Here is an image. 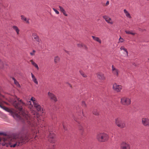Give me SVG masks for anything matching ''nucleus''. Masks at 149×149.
<instances>
[{
	"instance_id": "f257e3e1",
	"label": "nucleus",
	"mask_w": 149,
	"mask_h": 149,
	"mask_svg": "<svg viewBox=\"0 0 149 149\" xmlns=\"http://www.w3.org/2000/svg\"><path fill=\"white\" fill-rule=\"evenodd\" d=\"M2 102L0 100V107L6 111L11 113L13 117L17 120H21L24 123L27 125V127L24 126L22 129V132L25 134L20 138L17 139L8 138V136H5L3 137L0 136V144L3 146L7 147L10 146V147H15L20 146L27 142L30 138L28 132L29 130H38V128H42L44 127V121L38 120L39 115L36 111H32L31 116L29 114L26 110L23 107L24 103L22 100H19L16 97L13 101V104L16 110L11 109L8 108L3 106Z\"/></svg>"
},
{
	"instance_id": "f03ea898",
	"label": "nucleus",
	"mask_w": 149,
	"mask_h": 149,
	"mask_svg": "<svg viewBox=\"0 0 149 149\" xmlns=\"http://www.w3.org/2000/svg\"><path fill=\"white\" fill-rule=\"evenodd\" d=\"M109 137L107 134L104 132L98 133L96 136L97 139L100 142H104L107 141Z\"/></svg>"
},
{
	"instance_id": "7ed1b4c3",
	"label": "nucleus",
	"mask_w": 149,
	"mask_h": 149,
	"mask_svg": "<svg viewBox=\"0 0 149 149\" xmlns=\"http://www.w3.org/2000/svg\"><path fill=\"white\" fill-rule=\"evenodd\" d=\"M115 121V124L118 127L123 128L126 127V123L125 121L123 120L121 118H116Z\"/></svg>"
},
{
	"instance_id": "20e7f679",
	"label": "nucleus",
	"mask_w": 149,
	"mask_h": 149,
	"mask_svg": "<svg viewBox=\"0 0 149 149\" xmlns=\"http://www.w3.org/2000/svg\"><path fill=\"white\" fill-rule=\"evenodd\" d=\"M120 103L123 105L128 106L130 104L131 100L129 98L124 97L121 98Z\"/></svg>"
},
{
	"instance_id": "39448f33",
	"label": "nucleus",
	"mask_w": 149,
	"mask_h": 149,
	"mask_svg": "<svg viewBox=\"0 0 149 149\" xmlns=\"http://www.w3.org/2000/svg\"><path fill=\"white\" fill-rule=\"evenodd\" d=\"M30 100L33 103L34 107L36 108L38 111H41L42 109L41 106L39 104L38 101L34 97H32Z\"/></svg>"
},
{
	"instance_id": "423d86ee",
	"label": "nucleus",
	"mask_w": 149,
	"mask_h": 149,
	"mask_svg": "<svg viewBox=\"0 0 149 149\" xmlns=\"http://www.w3.org/2000/svg\"><path fill=\"white\" fill-rule=\"evenodd\" d=\"M48 141L51 143H54L55 141V135L52 132H49L48 136Z\"/></svg>"
},
{
	"instance_id": "0eeeda50",
	"label": "nucleus",
	"mask_w": 149,
	"mask_h": 149,
	"mask_svg": "<svg viewBox=\"0 0 149 149\" xmlns=\"http://www.w3.org/2000/svg\"><path fill=\"white\" fill-rule=\"evenodd\" d=\"M32 39L34 40V41L36 42V43L39 45L41 41V39L36 33H33L32 34Z\"/></svg>"
},
{
	"instance_id": "6e6552de",
	"label": "nucleus",
	"mask_w": 149,
	"mask_h": 149,
	"mask_svg": "<svg viewBox=\"0 0 149 149\" xmlns=\"http://www.w3.org/2000/svg\"><path fill=\"white\" fill-rule=\"evenodd\" d=\"M130 145L128 143L123 142L121 144V149H130Z\"/></svg>"
},
{
	"instance_id": "1a4fd4ad",
	"label": "nucleus",
	"mask_w": 149,
	"mask_h": 149,
	"mask_svg": "<svg viewBox=\"0 0 149 149\" xmlns=\"http://www.w3.org/2000/svg\"><path fill=\"white\" fill-rule=\"evenodd\" d=\"M111 70L113 74L116 77H118L119 73V70L116 68L113 65L111 66Z\"/></svg>"
},
{
	"instance_id": "9d476101",
	"label": "nucleus",
	"mask_w": 149,
	"mask_h": 149,
	"mask_svg": "<svg viewBox=\"0 0 149 149\" xmlns=\"http://www.w3.org/2000/svg\"><path fill=\"white\" fill-rule=\"evenodd\" d=\"M113 88L114 90L117 92L120 91L122 88V86L121 85H118L116 83L114 84L113 85Z\"/></svg>"
},
{
	"instance_id": "9b49d317",
	"label": "nucleus",
	"mask_w": 149,
	"mask_h": 149,
	"mask_svg": "<svg viewBox=\"0 0 149 149\" xmlns=\"http://www.w3.org/2000/svg\"><path fill=\"white\" fill-rule=\"evenodd\" d=\"M97 78L101 81H104L106 79V77L104 74L101 72H98L96 74Z\"/></svg>"
},
{
	"instance_id": "f8f14e48",
	"label": "nucleus",
	"mask_w": 149,
	"mask_h": 149,
	"mask_svg": "<svg viewBox=\"0 0 149 149\" xmlns=\"http://www.w3.org/2000/svg\"><path fill=\"white\" fill-rule=\"evenodd\" d=\"M141 123L144 126L149 127V119L148 118H142Z\"/></svg>"
},
{
	"instance_id": "ddd939ff",
	"label": "nucleus",
	"mask_w": 149,
	"mask_h": 149,
	"mask_svg": "<svg viewBox=\"0 0 149 149\" xmlns=\"http://www.w3.org/2000/svg\"><path fill=\"white\" fill-rule=\"evenodd\" d=\"M48 95L50 99L53 101L54 102H56L57 101V99L55 95L53 93L49 92L48 93Z\"/></svg>"
},
{
	"instance_id": "4468645a",
	"label": "nucleus",
	"mask_w": 149,
	"mask_h": 149,
	"mask_svg": "<svg viewBox=\"0 0 149 149\" xmlns=\"http://www.w3.org/2000/svg\"><path fill=\"white\" fill-rule=\"evenodd\" d=\"M103 18L105 19V21L107 22L108 23H109L110 24H113V22L112 21L111 18L109 17L108 16H103Z\"/></svg>"
},
{
	"instance_id": "2eb2a0df",
	"label": "nucleus",
	"mask_w": 149,
	"mask_h": 149,
	"mask_svg": "<svg viewBox=\"0 0 149 149\" xmlns=\"http://www.w3.org/2000/svg\"><path fill=\"white\" fill-rule=\"evenodd\" d=\"M58 7L59 8L60 11L63 13L64 16H68V15L67 14L65 10L62 7L60 6H59Z\"/></svg>"
},
{
	"instance_id": "dca6fc26",
	"label": "nucleus",
	"mask_w": 149,
	"mask_h": 149,
	"mask_svg": "<svg viewBox=\"0 0 149 149\" xmlns=\"http://www.w3.org/2000/svg\"><path fill=\"white\" fill-rule=\"evenodd\" d=\"M12 28L16 32L17 35H19V34L20 30L17 26H12Z\"/></svg>"
},
{
	"instance_id": "f3484780",
	"label": "nucleus",
	"mask_w": 149,
	"mask_h": 149,
	"mask_svg": "<svg viewBox=\"0 0 149 149\" xmlns=\"http://www.w3.org/2000/svg\"><path fill=\"white\" fill-rule=\"evenodd\" d=\"M73 119L75 121L79 123L78 126L79 129L81 131H83V127L82 124L79 123V122L77 120V119L75 117H74Z\"/></svg>"
},
{
	"instance_id": "a211bd4d",
	"label": "nucleus",
	"mask_w": 149,
	"mask_h": 149,
	"mask_svg": "<svg viewBox=\"0 0 149 149\" xmlns=\"http://www.w3.org/2000/svg\"><path fill=\"white\" fill-rule=\"evenodd\" d=\"M92 37L93 39L95 41L99 43L100 44H101L102 41L101 39L98 37H95L93 36H92Z\"/></svg>"
},
{
	"instance_id": "6ab92c4d",
	"label": "nucleus",
	"mask_w": 149,
	"mask_h": 149,
	"mask_svg": "<svg viewBox=\"0 0 149 149\" xmlns=\"http://www.w3.org/2000/svg\"><path fill=\"white\" fill-rule=\"evenodd\" d=\"M31 75L33 81L34 82L35 84L38 85V82L35 77L32 73H31Z\"/></svg>"
},
{
	"instance_id": "aec40b11",
	"label": "nucleus",
	"mask_w": 149,
	"mask_h": 149,
	"mask_svg": "<svg viewBox=\"0 0 149 149\" xmlns=\"http://www.w3.org/2000/svg\"><path fill=\"white\" fill-rule=\"evenodd\" d=\"M6 65L5 62L0 60V69H3Z\"/></svg>"
},
{
	"instance_id": "412c9836",
	"label": "nucleus",
	"mask_w": 149,
	"mask_h": 149,
	"mask_svg": "<svg viewBox=\"0 0 149 149\" xmlns=\"http://www.w3.org/2000/svg\"><path fill=\"white\" fill-rule=\"evenodd\" d=\"M123 11L125 16L129 18H131V16L130 14L128 12V11L126 10V9H124Z\"/></svg>"
},
{
	"instance_id": "4be33fe9",
	"label": "nucleus",
	"mask_w": 149,
	"mask_h": 149,
	"mask_svg": "<svg viewBox=\"0 0 149 149\" xmlns=\"http://www.w3.org/2000/svg\"><path fill=\"white\" fill-rule=\"evenodd\" d=\"M120 49L121 50H123L126 53V55L125 56L127 57H128V52L127 50V49H126L123 46H121L120 47Z\"/></svg>"
},
{
	"instance_id": "5701e85b",
	"label": "nucleus",
	"mask_w": 149,
	"mask_h": 149,
	"mask_svg": "<svg viewBox=\"0 0 149 149\" xmlns=\"http://www.w3.org/2000/svg\"><path fill=\"white\" fill-rule=\"evenodd\" d=\"M21 17V19L22 21L25 22L27 23H29V20L24 15H22Z\"/></svg>"
},
{
	"instance_id": "b1692460",
	"label": "nucleus",
	"mask_w": 149,
	"mask_h": 149,
	"mask_svg": "<svg viewBox=\"0 0 149 149\" xmlns=\"http://www.w3.org/2000/svg\"><path fill=\"white\" fill-rule=\"evenodd\" d=\"M30 61L31 62L32 64L36 68L37 70H38L39 69V68L38 65L33 60H30Z\"/></svg>"
},
{
	"instance_id": "393cba45",
	"label": "nucleus",
	"mask_w": 149,
	"mask_h": 149,
	"mask_svg": "<svg viewBox=\"0 0 149 149\" xmlns=\"http://www.w3.org/2000/svg\"><path fill=\"white\" fill-rule=\"evenodd\" d=\"M12 79L13 80L14 84L16 85V86L18 87H20V85L19 84V82L16 80V79L14 77L12 78Z\"/></svg>"
},
{
	"instance_id": "a878e982",
	"label": "nucleus",
	"mask_w": 149,
	"mask_h": 149,
	"mask_svg": "<svg viewBox=\"0 0 149 149\" xmlns=\"http://www.w3.org/2000/svg\"><path fill=\"white\" fill-rule=\"evenodd\" d=\"M125 32L127 34H130L133 35H134L136 34L135 33L133 32L132 31L125 30Z\"/></svg>"
},
{
	"instance_id": "bb28decb",
	"label": "nucleus",
	"mask_w": 149,
	"mask_h": 149,
	"mask_svg": "<svg viewBox=\"0 0 149 149\" xmlns=\"http://www.w3.org/2000/svg\"><path fill=\"white\" fill-rule=\"evenodd\" d=\"M93 113L96 116L99 115V112L96 109H94L93 111Z\"/></svg>"
},
{
	"instance_id": "cd10ccee",
	"label": "nucleus",
	"mask_w": 149,
	"mask_h": 149,
	"mask_svg": "<svg viewBox=\"0 0 149 149\" xmlns=\"http://www.w3.org/2000/svg\"><path fill=\"white\" fill-rule=\"evenodd\" d=\"M77 45L78 47H84L86 48H87L86 46L85 45L83 44L82 43H79V44H77Z\"/></svg>"
},
{
	"instance_id": "c85d7f7f",
	"label": "nucleus",
	"mask_w": 149,
	"mask_h": 149,
	"mask_svg": "<svg viewBox=\"0 0 149 149\" xmlns=\"http://www.w3.org/2000/svg\"><path fill=\"white\" fill-rule=\"evenodd\" d=\"M59 58L58 56H57L55 57L54 59V61L55 63H57L59 61Z\"/></svg>"
},
{
	"instance_id": "c756f323",
	"label": "nucleus",
	"mask_w": 149,
	"mask_h": 149,
	"mask_svg": "<svg viewBox=\"0 0 149 149\" xmlns=\"http://www.w3.org/2000/svg\"><path fill=\"white\" fill-rule=\"evenodd\" d=\"M79 72L81 75L84 77H87L86 75L82 71H79Z\"/></svg>"
},
{
	"instance_id": "7c9ffc66",
	"label": "nucleus",
	"mask_w": 149,
	"mask_h": 149,
	"mask_svg": "<svg viewBox=\"0 0 149 149\" xmlns=\"http://www.w3.org/2000/svg\"><path fill=\"white\" fill-rule=\"evenodd\" d=\"M53 9L56 14H59V11L56 9L53 8Z\"/></svg>"
},
{
	"instance_id": "2f4dec72",
	"label": "nucleus",
	"mask_w": 149,
	"mask_h": 149,
	"mask_svg": "<svg viewBox=\"0 0 149 149\" xmlns=\"http://www.w3.org/2000/svg\"><path fill=\"white\" fill-rule=\"evenodd\" d=\"M119 42H124V40L123 38H121V37H120L119 39Z\"/></svg>"
},
{
	"instance_id": "473e14b6",
	"label": "nucleus",
	"mask_w": 149,
	"mask_h": 149,
	"mask_svg": "<svg viewBox=\"0 0 149 149\" xmlns=\"http://www.w3.org/2000/svg\"><path fill=\"white\" fill-rule=\"evenodd\" d=\"M36 52V51L35 50H33L32 52L30 53V54L31 56H34L35 55V53Z\"/></svg>"
},
{
	"instance_id": "72a5a7b5",
	"label": "nucleus",
	"mask_w": 149,
	"mask_h": 149,
	"mask_svg": "<svg viewBox=\"0 0 149 149\" xmlns=\"http://www.w3.org/2000/svg\"><path fill=\"white\" fill-rule=\"evenodd\" d=\"M63 126L64 129V130H66V128H65V123L64 122H63Z\"/></svg>"
},
{
	"instance_id": "f704fd0d",
	"label": "nucleus",
	"mask_w": 149,
	"mask_h": 149,
	"mask_svg": "<svg viewBox=\"0 0 149 149\" xmlns=\"http://www.w3.org/2000/svg\"><path fill=\"white\" fill-rule=\"evenodd\" d=\"M109 1H107L106 3L105 6H108L109 4Z\"/></svg>"
},
{
	"instance_id": "c9c22d12",
	"label": "nucleus",
	"mask_w": 149,
	"mask_h": 149,
	"mask_svg": "<svg viewBox=\"0 0 149 149\" xmlns=\"http://www.w3.org/2000/svg\"><path fill=\"white\" fill-rule=\"evenodd\" d=\"M28 104H30L31 105V106L33 107V106L31 105V102L30 101H29V102H28Z\"/></svg>"
},
{
	"instance_id": "e433bc0d",
	"label": "nucleus",
	"mask_w": 149,
	"mask_h": 149,
	"mask_svg": "<svg viewBox=\"0 0 149 149\" xmlns=\"http://www.w3.org/2000/svg\"><path fill=\"white\" fill-rule=\"evenodd\" d=\"M33 132H34V133H35V134H37V130H36V131H33Z\"/></svg>"
},
{
	"instance_id": "4c0bfd02",
	"label": "nucleus",
	"mask_w": 149,
	"mask_h": 149,
	"mask_svg": "<svg viewBox=\"0 0 149 149\" xmlns=\"http://www.w3.org/2000/svg\"><path fill=\"white\" fill-rule=\"evenodd\" d=\"M69 86L71 87H72V85L70 84H69Z\"/></svg>"
},
{
	"instance_id": "58836bf2",
	"label": "nucleus",
	"mask_w": 149,
	"mask_h": 149,
	"mask_svg": "<svg viewBox=\"0 0 149 149\" xmlns=\"http://www.w3.org/2000/svg\"><path fill=\"white\" fill-rule=\"evenodd\" d=\"M82 104H83V105L84 104L85 106V105H85V102H83Z\"/></svg>"
},
{
	"instance_id": "ea45409f",
	"label": "nucleus",
	"mask_w": 149,
	"mask_h": 149,
	"mask_svg": "<svg viewBox=\"0 0 149 149\" xmlns=\"http://www.w3.org/2000/svg\"><path fill=\"white\" fill-rule=\"evenodd\" d=\"M36 136H37V135H36V136H35V138H34V139H36Z\"/></svg>"
},
{
	"instance_id": "a19ab883",
	"label": "nucleus",
	"mask_w": 149,
	"mask_h": 149,
	"mask_svg": "<svg viewBox=\"0 0 149 149\" xmlns=\"http://www.w3.org/2000/svg\"><path fill=\"white\" fill-rule=\"evenodd\" d=\"M65 51V52L66 53H68V51Z\"/></svg>"
},
{
	"instance_id": "79ce46f5",
	"label": "nucleus",
	"mask_w": 149,
	"mask_h": 149,
	"mask_svg": "<svg viewBox=\"0 0 149 149\" xmlns=\"http://www.w3.org/2000/svg\"><path fill=\"white\" fill-rule=\"evenodd\" d=\"M49 149H54L53 148H49Z\"/></svg>"
},
{
	"instance_id": "37998d69",
	"label": "nucleus",
	"mask_w": 149,
	"mask_h": 149,
	"mask_svg": "<svg viewBox=\"0 0 149 149\" xmlns=\"http://www.w3.org/2000/svg\"><path fill=\"white\" fill-rule=\"evenodd\" d=\"M44 127L45 128V126H44Z\"/></svg>"
}]
</instances>
